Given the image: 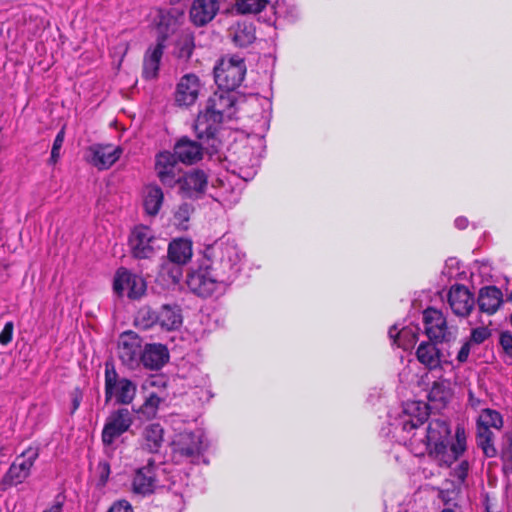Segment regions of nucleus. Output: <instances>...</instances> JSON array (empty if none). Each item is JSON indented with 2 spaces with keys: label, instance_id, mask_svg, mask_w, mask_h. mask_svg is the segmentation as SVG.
Wrapping results in <instances>:
<instances>
[{
  "label": "nucleus",
  "instance_id": "nucleus-12",
  "mask_svg": "<svg viewBox=\"0 0 512 512\" xmlns=\"http://www.w3.org/2000/svg\"><path fill=\"white\" fill-rule=\"evenodd\" d=\"M143 348V341L135 332L122 333L117 343V355L121 364L132 371L141 369Z\"/></svg>",
  "mask_w": 512,
  "mask_h": 512
},
{
  "label": "nucleus",
  "instance_id": "nucleus-43",
  "mask_svg": "<svg viewBox=\"0 0 512 512\" xmlns=\"http://www.w3.org/2000/svg\"><path fill=\"white\" fill-rule=\"evenodd\" d=\"M504 467L512 469V436H508L501 450Z\"/></svg>",
  "mask_w": 512,
  "mask_h": 512
},
{
  "label": "nucleus",
  "instance_id": "nucleus-34",
  "mask_svg": "<svg viewBox=\"0 0 512 512\" xmlns=\"http://www.w3.org/2000/svg\"><path fill=\"white\" fill-rule=\"evenodd\" d=\"M164 194L157 185H149L145 188L143 206L145 212L150 216H156L163 204Z\"/></svg>",
  "mask_w": 512,
  "mask_h": 512
},
{
  "label": "nucleus",
  "instance_id": "nucleus-24",
  "mask_svg": "<svg viewBox=\"0 0 512 512\" xmlns=\"http://www.w3.org/2000/svg\"><path fill=\"white\" fill-rule=\"evenodd\" d=\"M195 49V37L189 30H181L173 42L172 55L179 63H187Z\"/></svg>",
  "mask_w": 512,
  "mask_h": 512
},
{
  "label": "nucleus",
  "instance_id": "nucleus-42",
  "mask_svg": "<svg viewBox=\"0 0 512 512\" xmlns=\"http://www.w3.org/2000/svg\"><path fill=\"white\" fill-rule=\"evenodd\" d=\"M491 333L487 327H477L472 329L470 338L472 344H482L486 339L490 337Z\"/></svg>",
  "mask_w": 512,
  "mask_h": 512
},
{
  "label": "nucleus",
  "instance_id": "nucleus-19",
  "mask_svg": "<svg viewBox=\"0 0 512 512\" xmlns=\"http://www.w3.org/2000/svg\"><path fill=\"white\" fill-rule=\"evenodd\" d=\"M448 302L456 316L467 317L474 308L473 294L464 285H454L448 293Z\"/></svg>",
  "mask_w": 512,
  "mask_h": 512
},
{
  "label": "nucleus",
  "instance_id": "nucleus-53",
  "mask_svg": "<svg viewBox=\"0 0 512 512\" xmlns=\"http://www.w3.org/2000/svg\"><path fill=\"white\" fill-rule=\"evenodd\" d=\"M455 227L462 230L465 229L468 226V219L461 216L455 219Z\"/></svg>",
  "mask_w": 512,
  "mask_h": 512
},
{
  "label": "nucleus",
  "instance_id": "nucleus-33",
  "mask_svg": "<svg viewBox=\"0 0 512 512\" xmlns=\"http://www.w3.org/2000/svg\"><path fill=\"white\" fill-rule=\"evenodd\" d=\"M192 257V242L188 239L178 238L168 246V259L176 263L186 264Z\"/></svg>",
  "mask_w": 512,
  "mask_h": 512
},
{
  "label": "nucleus",
  "instance_id": "nucleus-54",
  "mask_svg": "<svg viewBox=\"0 0 512 512\" xmlns=\"http://www.w3.org/2000/svg\"><path fill=\"white\" fill-rule=\"evenodd\" d=\"M441 512H455V511H454V510H452V509H444V510H442Z\"/></svg>",
  "mask_w": 512,
  "mask_h": 512
},
{
  "label": "nucleus",
  "instance_id": "nucleus-44",
  "mask_svg": "<svg viewBox=\"0 0 512 512\" xmlns=\"http://www.w3.org/2000/svg\"><path fill=\"white\" fill-rule=\"evenodd\" d=\"M107 512H134L131 503L125 499L113 502Z\"/></svg>",
  "mask_w": 512,
  "mask_h": 512
},
{
  "label": "nucleus",
  "instance_id": "nucleus-49",
  "mask_svg": "<svg viewBox=\"0 0 512 512\" xmlns=\"http://www.w3.org/2000/svg\"><path fill=\"white\" fill-rule=\"evenodd\" d=\"M500 344L506 353L512 355V335L510 333H502L501 334Z\"/></svg>",
  "mask_w": 512,
  "mask_h": 512
},
{
  "label": "nucleus",
  "instance_id": "nucleus-20",
  "mask_svg": "<svg viewBox=\"0 0 512 512\" xmlns=\"http://www.w3.org/2000/svg\"><path fill=\"white\" fill-rule=\"evenodd\" d=\"M89 162L104 170L110 168L121 156V149L113 145L94 144L89 147Z\"/></svg>",
  "mask_w": 512,
  "mask_h": 512
},
{
  "label": "nucleus",
  "instance_id": "nucleus-50",
  "mask_svg": "<svg viewBox=\"0 0 512 512\" xmlns=\"http://www.w3.org/2000/svg\"><path fill=\"white\" fill-rule=\"evenodd\" d=\"M100 480L102 483H106L110 474V465L107 462H100L98 465Z\"/></svg>",
  "mask_w": 512,
  "mask_h": 512
},
{
  "label": "nucleus",
  "instance_id": "nucleus-48",
  "mask_svg": "<svg viewBox=\"0 0 512 512\" xmlns=\"http://www.w3.org/2000/svg\"><path fill=\"white\" fill-rule=\"evenodd\" d=\"M471 346H472V343L469 340H466L462 344V346L457 354V357H456L459 363H465L467 361L468 356L471 351Z\"/></svg>",
  "mask_w": 512,
  "mask_h": 512
},
{
  "label": "nucleus",
  "instance_id": "nucleus-23",
  "mask_svg": "<svg viewBox=\"0 0 512 512\" xmlns=\"http://www.w3.org/2000/svg\"><path fill=\"white\" fill-rule=\"evenodd\" d=\"M218 10L217 0H195L190 9L191 21L196 26H204L215 17Z\"/></svg>",
  "mask_w": 512,
  "mask_h": 512
},
{
  "label": "nucleus",
  "instance_id": "nucleus-40",
  "mask_svg": "<svg viewBox=\"0 0 512 512\" xmlns=\"http://www.w3.org/2000/svg\"><path fill=\"white\" fill-rule=\"evenodd\" d=\"M136 322L142 328L148 329L154 324H158V312L150 307H142L137 313Z\"/></svg>",
  "mask_w": 512,
  "mask_h": 512
},
{
  "label": "nucleus",
  "instance_id": "nucleus-6",
  "mask_svg": "<svg viewBox=\"0 0 512 512\" xmlns=\"http://www.w3.org/2000/svg\"><path fill=\"white\" fill-rule=\"evenodd\" d=\"M105 402L114 399L115 404L129 405L133 402L137 393V385L132 380L120 377L114 364L105 363Z\"/></svg>",
  "mask_w": 512,
  "mask_h": 512
},
{
  "label": "nucleus",
  "instance_id": "nucleus-55",
  "mask_svg": "<svg viewBox=\"0 0 512 512\" xmlns=\"http://www.w3.org/2000/svg\"><path fill=\"white\" fill-rule=\"evenodd\" d=\"M172 4H177L179 3L181 0H170Z\"/></svg>",
  "mask_w": 512,
  "mask_h": 512
},
{
  "label": "nucleus",
  "instance_id": "nucleus-41",
  "mask_svg": "<svg viewBox=\"0 0 512 512\" xmlns=\"http://www.w3.org/2000/svg\"><path fill=\"white\" fill-rule=\"evenodd\" d=\"M65 137V131L64 128H62L56 135L52 150H51V156H50V163L55 164L60 158V150L62 148L63 142Z\"/></svg>",
  "mask_w": 512,
  "mask_h": 512
},
{
  "label": "nucleus",
  "instance_id": "nucleus-45",
  "mask_svg": "<svg viewBox=\"0 0 512 512\" xmlns=\"http://www.w3.org/2000/svg\"><path fill=\"white\" fill-rule=\"evenodd\" d=\"M13 329H14V324L11 321L7 322L4 325V328L2 329V331L0 333V344L1 345H7L12 341Z\"/></svg>",
  "mask_w": 512,
  "mask_h": 512
},
{
  "label": "nucleus",
  "instance_id": "nucleus-37",
  "mask_svg": "<svg viewBox=\"0 0 512 512\" xmlns=\"http://www.w3.org/2000/svg\"><path fill=\"white\" fill-rule=\"evenodd\" d=\"M194 211L193 205L189 203H182L178 206L173 216V223L180 230L188 229V222L190 220V216Z\"/></svg>",
  "mask_w": 512,
  "mask_h": 512
},
{
  "label": "nucleus",
  "instance_id": "nucleus-10",
  "mask_svg": "<svg viewBox=\"0 0 512 512\" xmlns=\"http://www.w3.org/2000/svg\"><path fill=\"white\" fill-rule=\"evenodd\" d=\"M38 457L39 448L32 446L17 456L0 480V490L6 491L23 483L30 476L31 469Z\"/></svg>",
  "mask_w": 512,
  "mask_h": 512
},
{
  "label": "nucleus",
  "instance_id": "nucleus-14",
  "mask_svg": "<svg viewBox=\"0 0 512 512\" xmlns=\"http://www.w3.org/2000/svg\"><path fill=\"white\" fill-rule=\"evenodd\" d=\"M113 288L119 296L126 292L130 299H138L145 293L146 283L141 276L120 268L116 272Z\"/></svg>",
  "mask_w": 512,
  "mask_h": 512
},
{
  "label": "nucleus",
  "instance_id": "nucleus-31",
  "mask_svg": "<svg viewBox=\"0 0 512 512\" xmlns=\"http://www.w3.org/2000/svg\"><path fill=\"white\" fill-rule=\"evenodd\" d=\"M388 334L389 337L393 339L394 343L404 350H407L416 343L419 335V327L409 325L399 330L398 327L394 325L389 329Z\"/></svg>",
  "mask_w": 512,
  "mask_h": 512
},
{
  "label": "nucleus",
  "instance_id": "nucleus-4",
  "mask_svg": "<svg viewBox=\"0 0 512 512\" xmlns=\"http://www.w3.org/2000/svg\"><path fill=\"white\" fill-rule=\"evenodd\" d=\"M504 426V419L500 412L491 408H483L476 419V442L483 454L488 458L497 455L495 447V434L492 428L500 431Z\"/></svg>",
  "mask_w": 512,
  "mask_h": 512
},
{
  "label": "nucleus",
  "instance_id": "nucleus-52",
  "mask_svg": "<svg viewBox=\"0 0 512 512\" xmlns=\"http://www.w3.org/2000/svg\"><path fill=\"white\" fill-rule=\"evenodd\" d=\"M59 497L56 498L55 503L48 509L43 512H61L63 507V502L58 500Z\"/></svg>",
  "mask_w": 512,
  "mask_h": 512
},
{
  "label": "nucleus",
  "instance_id": "nucleus-51",
  "mask_svg": "<svg viewBox=\"0 0 512 512\" xmlns=\"http://www.w3.org/2000/svg\"><path fill=\"white\" fill-rule=\"evenodd\" d=\"M468 403L470 407L474 410L483 409L482 406L484 404V401L478 397H475L472 391H469L468 393Z\"/></svg>",
  "mask_w": 512,
  "mask_h": 512
},
{
  "label": "nucleus",
  "instance_id": "nucleus-3",
  "mask_svg": "<svg viewBox=\"0 0 512 512\" xmlns=\"http://www.w3.org/2000/svg\"><path fill=\"white\" fill-rule=\"evenodd\" d=\"M243 254L229 236H222L205 247L203 259L218 279L228 287L242 269Z\"/></svg>",
  "mask_w": 512,
  "mask_h": 512
},
{
  "label": "nucleus",
  "instance_id": "nucleus-13",
  "mask_svg": "<svg viewBox=\"0 0 512 512\" xmlns=\"http://www.w3.org/2000/svg\"><path fill=\"white\" fill-rule=\"evenodd\" d=\"M134 416L128 408H119L112 411L106 419L102 430L104 446H111L117 438L127 432L132 426Z\"/></svg>",
  "mask_w": 512,
  "mask_h": 512
},
{
  "label": "nucleus",
  "instance_id": "nucleus-1",
  "mask_svg": "<svg viewBox=\"0 0 512 512\" xmlns=\"http://www.w3.org/2000/svg\"><path fill=\"white\" fill-rule=\"evenodd\" d=\"M428 420L427 404L413 401L405 404L397 425L404 432L414 431L409 445L415 456L427 454L439 466L450 467L466 450L465 430L458 426L453 442L446 420L431 419L425 425Z\"/></svg>",
  "mask_w": 512,
  "mask_h": 512
},
{
  "label": "nucleus",
  "instance_id": "nucleus-26",
  "mask_svg": "<svg viewBox=\"0 0 512 512\" xmlns=\"http://www.w3.org/2000/svg\"><path fill=\"white\" fill-rule=\"evenodd\" d=\"M228 36L237 47L245 48L256 39L255 27L252 22L238 21L230 26Z\"/></svg>",
  "mask_w": 512,
  "mask_h": 512
},
{
  "label": "nucleus",
  "instance_id": "nucleus-5",
  "mask_svg": "<svg viewBox=\"0 0 512 512\" xmlns=\"http://www.w3.org/2000/svg\"><path fill=\"white\" fill-rule=\"evenodd\" d=\"M204 432L200 429L177 434L172 442L173 459L178 462L195 464L206 450Z\"/></svg>",
  "mask_w": 512,
  "mask_h": 512
},
{
  "label": "nucleus",
  "instance_id": "nucleus-2",
  "mask_svg": "<svg viewBox=\"0 0 512 512\" xmlns=\"http://www.w3.org/2000/svg\"><path fill=\"white\" fill-rule=\"evenodd\" d=\"M236 113V99L231 91L214 92L207 100L204 111L198 114L194 123L197 139L213 149L219 148L221 140L219 132L225 119H232Z\"/></svg>",
  "mask_w": 512,
  "mask_h": 512
},
{
  "label": "nucleus",
  "instance_id": "nucleus-18",
  "mask_svg": "<svg viewBox=\"0 0 512 512\" xmlns=\"http://www.w3.org/2000/svg\"><path fill=\"white\" fill-rule=\"evenodd\" d=\"M199 142L193 141L188 137L180 138L174 145L175 158L185 164H193L202 158L203 150L217 152L219 148L213 149L208 147L206 143L198 139Z\"/></svg>",
  "mask_w": 512,
  "mask_h": 512
},
{
  "label": "nucleus",
  "instance_id": "nucleus-22",
  "mask_svg": "<svg viewBox=\"0 0 512 512\" xmlns=\"http://www.w3.org/2000/svg\"><path fill=\"white\" fill-rule=\"evenodd\" d=\"M169 360V351L160 343L145 344L142 351L141 368L151 371L161 369Z\"/></svg>",
  "mask_w": 512,
  "mask_h": 512
},
{
  "label": "nucleus",
  "instance_id": "nucleus-28",
  "mask_svg": "<svg viewBox=\"0 0 512 512\" xmlns=\"http://www.w3.org/2000/svg\"><path fill=\"white\" fill-rule=\"evenodd\" d=\"M477 302L481 312L492 315L503 302L502 291L496 286L483 287L479 291Z\"/></svg>",
  "mask_w": 512,
  "mask_h": 512
},
{
  "label": "nucleus",
  "instance_id": "nucleus-16",
  "mask_svg": "<svg viewBox=\"0 0 512 512\" xmlns=\"http://www.w3.org/2000/svg\"><path fill=\"white\" fill-rule=\"evenodd\" d=\"M178 160L171 152H160L156 156L155 171L164 186L174 187L182 177Z\"/></svg>",
  "mask_w": 512,
  "mask_h": 512
},
{
  "label": "nucleus",
  "instance_id": "nucleus-11",
  "mask_svg": "<svg viewBox=\"0 0 512 512\" xmlns=\"http://www.w3.org/2000/svg\"><path fill=\"white\" fill-rule=\"evenodd\" d=\"M424 332L430 341L449 343L457 337V328L449 327L440 310L427 308L423 311Z\"/></svg>",
  "mask_w": 512,
  "mask_h": 512
},
{
  "label": "nucleus",
  "instance_id": "nucleus-29",
  "mask_svg": "<svg viewBox=\"0 0 512 512\" xmlns=\"http://www.w3.org/2000/svg\"><path fill=\"white\" fill-rule=\"evenodd\" d=\"M182 18L183 13L176 9L160 12L159 21L157 23V28L160 33L158 38H163L165 43L168 36L175 33Z\"/></svg>",
  "mask_w": 512,
  "mask_h": 512
},
{
  "label": "nucleus",
  "instance_id": "nucleus-35",
  "mask_svg": "<svg viewBox=\"0 0 512 512\" xmlns=\"http://www.w3.org/2000/svg\"><path fill=\"white\" fill-rule=\"evenodd\" d=\"M182 266L183 264L167 259L162 263L158 277L165 281L168 286L176 285L182 278Z\"/></svg>",
  "mask_w": 512,
  "mask_h": 512
},
{
  "label": "nucleus",
  "instance_id": "nucleus-9",
  "mask_svg": "<svg viewBox=\"0 0 512 512\" xmlns=\"http://www.w3.org/2000/svg\"><path fill=\"white\" fill-rule=\"evenodd\" d=\"M189 289L200 297H209L215 293H223L226 286L202 259L198 268L192 270L187 276Z\"/></svg>",
  "mask_w": 512,
  "mask_h": 512
},
{
  "label": "nucleus",
  "instance_id": "nucleus-36",
  "mask_svg": "<svg viewBox=\"0 0 512 512\" xmlns=\"http://www.w3.org/2000/svg\"><path fill=\"white\" fill-rule=\"evenodd\" d=\"M451 397V389L446 381H435L428 393L430 402L444 406Z\"/></svg>",
  "mask_w": 512,
  "mask_h": 512
},
{
  "label": "nucleus",
  "instance_id": "nucleus-25",
  "mask_svg": "<svg viewBox=\"0 0 512 512\" xmlns=\"http://www.w3.org/2000/svg\"><path fill=\"white\" fill-rule=\"evenodd\" d=\"M164 48V39L157 38L156 45L147 49L143 60V77L145 79L157 77Z\"/></svg>",
  "mask_w": 512,
  "mask_h": 512
},
{
  "label": "nucleus",
  "instance_id": "nucleus-7",
  "mask_svg": "<svg viewBox=\"0 0 512 512\" xmlns=\"http://www.w3.org/2000/svg\"><path fill=\"white\" fill-rule=\"evenodd\" d=\"M246 73L243 58L234 55L222 58L214 67V79L220 90L234 91L238 88Z\"/></svg>",
  "mask_w": 512,
  "mask_h": 512
},
{
  "label": "nucleus",
  "instance_id": "nucleus-46",
  "mask_svg": "<svg viewBox=\"0 0 512 512\" xmlns=\"http://www.w3.org/2000/svg\"><path fill=\"white\" fill-rule=\"evenodd\" d=\"M70 399H71V410L70 413L74 414L75 411L79 408L82 399H83V393L79 388H75L70 393Z\"/></svg>",
  "mask_w": 512,
  "mask_h": 512
},
{
  "label": "nucleus",
  "instance_id": "nucleus-47",
  "mask_svg": "<svg viewBox=\"0 0 512 512\" xmlns=\"http://www.w3.org/2000/svg\"><path fill=\"white\" fill-rule=\"evenodd\" d=\"M468 462L462 461L453 472L454 477H456L459 481L464 482L468 475Z\"/></svg>",
  "mask_w": 512,
  "mask_h": 512
},
{
  "label": "nucleus",
  "instance_id": "nucleus-15",
  "mask_svg": "<svg viewBox=\"0 0 512 512\" xmlns=\"http://www.w3.org/2000/svg\"><path fill=\"white\" fill-rule=\"evenodd\" d=\"M156 470L157 466L153 459H149L145 466L138 468L132 478L131 491L142 497L153 494L158 487Z\"/></svg>",
  "mask_w": 512,
  "mask_h": 512
},
{
  "label": "nucleus",
  "instance_id": "nucleus-8",
  "mask_svg": "<svg viewBox=\"0 0 512 512\" xmlns=\"http://www.w3.org/2000/svg\"><path fill=\"white\" fill-rule=\"evenodd\" d=\"M160 239L152 228L144 224L135 225L128 236V246L132 257L151 259L162 248Z\"/></svg>",
  "mask_w": 512,
  "mask_h": 512
},
{
  "label": "nucleus",
  "instance_id": "nucleus-27",
  "mask_svg": "<svg viewBox=\"0 0 512 512\" xmlns=\"http://www.w3.org/2000/svg\"><path fill=\"white\" fill-rule=\"evenodd\" d=\"M433 341H423L416 350L417 360L428 370L441 367L442 354Z\"/></svg>",
  "mask_w": 512,
  "mask_h": 512
},
{
  "label": "nucleus",
  "instance_id": "nucleus-30",
  "mask_svg": "<svg viewBox=\"0 0 512 512\" xmlns=\"http://www.w3.org/2000/svg\"><path fill=\"white\" fill-rule=\"evenodd\" d=\"M164 430L158 423L147 425L142 433V448L149 453H157L163 444Z\"/></svg>",
  "mask_w": 512,
  "mask_h": 512
},
{
  "label": "nucleus",
  "instance_id": "nucleus-32",
  "mask_svg": "<svg viewBox=\"0 0 512 512\" xmlns=\"http://www.w3.org/2000/svg\"><path fill=\"white\" fill-rule=\"evenodd\" d=\"M158 324L168 331L179 328L182 324L181 309L178 305L165 304L158 312Z\"/></svg>",
  "mask_w": 512,
  "mask_h": 512
},
{
  "label": "nucleus",
  "instance_id": "nucleus-21",
  "mask_svg": "<svg viewBox=\"0 0 512 512\" xmlns=\"http://www.w3.org/2000/svg\"><path fill=\"white\" fill-rule=\"evenodd\" d=\"M200 88V80L196 75L186 74L182 76L175 92L176 102L180 106L193 105L198 98Z\"/></svg>",
  "mask_w": 512,
  "mask_h": 512
},
{
  "label": "nucleus",
  "instance_id": "nucleus-39",
  "mask_svg": "<svg viewBox=\"0 0 512 512\" xmlns=\"http://www.w3.org/2000/svg\"><path fill=\"white\" fill-rule=\"evenodd\" d=\"M161 402L162 399L156 393H151L146 398L145 402L140 406L138 412L147 419L154 418L157 414Z\"/></svg>",
  "mask_w": 512,
  "mask_h": 512
},
{
  "label": "nucleus",
  "instance_id": "nucleus-17",
  "mask_svg": "<svg viewBox=\"0 0 512 512\" xmlns=\"http://www.w3.org/2000/svg\"><path fill=\"white\" fill-rule=\"evenodd\" d=\"M177 185L183 197L198 199L205 193L208 175L203 170L193 169L183 174Z\"/></svg>",
  "mask_w": 512,
  "mask_h": 512
},
{
  "label": "nucleus",
  "instance_id": "nucleus-38",
  "mask_svg": "<svg viewBox=\"0 0 512 512\" xmlns=\"http://www.w3.org/2000/svg\"><path fill=\"white\" fill-rule=\"evenodd\" d=\"M267 4L268 0H236L235 6L242 14H256L261 12Z\"/></svg>",
  "mask_w": 512,
  "mask_h": 512
}]
</instances>
